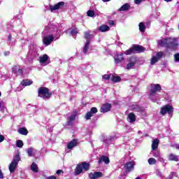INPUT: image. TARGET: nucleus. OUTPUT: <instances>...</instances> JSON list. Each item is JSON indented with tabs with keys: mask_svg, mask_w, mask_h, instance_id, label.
Returning <instances> with one entry per match:
<instances>
[{
	"mask_svg": "<svg viewBox=\"0 0 179 179\" xmlns=\"http://www.w3.org/2000/svg\"><path fill=\"white\" fill-rule=\"evenodd\" d=\"M20 160V155L19 153H17L8 166L10 173H13V171L16 170V168L17 167V164H19Z\"/></svg>",
	"mask_w": 179,
	"mask_h": 179,
	"instance_id": "4",
	"label": "nucleus"
},
{
	"mask_svg": "<svg viewBox=\"0 0 179 179\" xmlns=\"http://www.w3.org/2000/svg\"><path fill=\"white\" fill-rule=\"evenodd\" d=\"M18 72L20 73V74L23 75V70L22 69H19Z\"/></svg>",
	"mask_w": 179,
	"mask_h": 179,
	"instance_id": "51",
	"label": "nucleus"
},
{
	"mask_svg": "<svg viewBox=\"0 0 179 179\" xmlns=\"http://www.w3.org/2000/svg\"><path fill=\"white\" fill-rule=\"evenodd\" d=\"M145 51H146V48L145 47L140 45H132L131 48L124 52V54L125 55H131L136 52H145Z\"/></svg>",
	"mask_w": 179,
	"mask_h": 179,
	"instance_id": "2",
	"label": "nucleus"
},
{
	"mask_svg": "<svg viewBox=\"0 0 179 179\" xmlns=\"http://www.w3.org/2000/svg\"><path fill=\"white\" fill-rule=\"evenodd\" d=\"M0 108H1V103H0Z\"/></svg>",
	"mask_w": 179,
	"mask_h": 179,
	"instance_id": "57",
	"label": "nucleus"
},
{
	"mask_svg": "<svg viewBox=\"0 0 179 179\" xmlns=\"http://www.w3.org/2000/svg\"><path fill=\"white\" fill-rule=\"evenodd\" d=\"M115 61L117 64L122 62V61H124V55L122 53L117 55V57L115 58Z\"/></svg>",
	"mask_w": 179,
	"mask_h": 179,
	"instance_id": "21",
	"label": "nucleus"
},
{
	"mask_svg": "<svg viewBox=\"0 0 179 179\" xmlns=\"http://www.w3.org/2000/svg\"><path fill=\"white\" fill-rule=\"evenodd\" d=\"M159 113L162 115H166L167 113L169 115H171V114L174 113V108H173L170 104H167L161 108Z\"/></svg>",
	"mask_w": 179,
	"mask_h": 179,
	"instance_id": "5",
	"label": "nucleus"
},
{
	"mask_svg": "<svg viewBox=\"0 0 179 179\" xmlns=\"http://www.w3.org/2000/svg\"><path fill=\"white\" fill-rule=\"evenodd\" d=\"M174 47H178V43L176 41V39H168V48H174Z\"/></svg>",
	"mask_w": 179,
	"mask_h": 179,
	"instance_id": "14",
	"label": "nucleus"
},
{
	"mask_svg": "<svg viewBox=\"0 0 179 179\" xmlns=\"http://www.w3.org/2000/svg\"><path fill=\"white\" fill-rule=\"evenodd\" d=\"M111 103H106L101 105L100 108V112L103 114L106 113H108V111H111Z\"/></svg>",
	"mask_w": 179,
	"mask_h": 179,
	"instance_id": "10",
	"label": "nucleus"
},
{
	"mask_svg": "<svg viewBox=\"0 0 179 179\" xmlns=\"http://www.w3.org/2000/svg\"><path fill=\"white\" fill-rule=\"evenodd\" d=\"M90 169V164L83 162L80 164H77L76 169H75V175L79 176L80 173H82L84 171H89Z\"/></svg>",
	"mask_w": 179,
	"mask_h": 179,
	"instance_id": "3",
	"label": "nucleus"
},
{
	"mask_svg": "<svg viewBox=\"0 0 179 179\" xmlns=\"http://www.w3.org/2000/svg\"><path fill=\"white\" fill-rule=\"evenodd\" d=\"M109 26H114V20H109L108 21Z\"/></svg>",
	"mask_w": 179,
	"mask_h": 179,
	"instance_id": "45",
	"label": "nucleus"
},
{
	"mask_svg": "<svg viewBox=\"0 0 179 179\" xmlns=\"http://www.w3.org/2000/svg\"><path fill=\"white\" fill-rule=\"evenodd\" d=\"M164 1H165V2H171V1L173 0H164Z\"/></svg>",
	"mask_w": 179,
	"mask_h": 179,
	"instance_id": "54",
	"label": "nucleus"
},
{
	"mask_svg": "<svg viewBox=\"0 0 179 179\" xmlns=\"http://www.w3.org/2000/svg\"><path fill=\"white\" fill-rule=\"evenodd\" d=\"M54 41V36L49 35L47 36H44L43 38V43L45 45H50Z\"/></svg>",
	"mask_w": 179,
	"mask_h": 179,
	"instance_id": "11",
	"label": "nucleus"
},
{
	"mask_svg": "<svg viewBox=\"0 0 179 179\" xmlns=\"http://www.w3.org/2000/svg\"><path fill=\"white\" fill-rule=\"evenodd\" d=\"M46 179H57V177H55V176H51L48 177Z\"/></svg>",
	"mask_w": 179,
	"mask_h": 179,
	"instance_id": "49",
	"label": "nucleus"
},
{
	"mask_svg": "<svg viewBox=\"0 0 179 179\" xmlns=\"http://www.w3.org/2000/svg\"><path fill=\"white\" fill-rule=\"evenodd\" d=\"M158 45H159V47H166V48H169V39L160 40L158 42Z\"/></svg>",
	"mask_w": 179,
	"mask_h": 179,
	"instance_id": "17",
	"label": "nucleus"
},
{
	"mask_svg": "<svg viewBox=\"0 0 179 179\" xmlns=\"http://www.w3.org/2000/svg\"><path fill=\"white\" fill-rule=\"evenodd\" d=\"M99 31H101V33H104L110 30V27H108V25H101L99 27Z\"/></svg>",
	"mask_w": 179,
	"mask_h": 179,
	"instance_id": "24",
	"label": "nucleus"
},
{
	"mask_svg": "<svg viewBox=\"0 0 179 179\" xmlns=\"http://www.w3.org/2000/svg\"><path fill=\"white\" fill-rule=\"evenodd\" d=\"M103 1V2H110V1H111V0H102Z\"/></svg>",
	"mask_w": 179,
	"mask_h": 179,
	"instance_id": "53",
	"label": "nucleus"
},
{
	"mask_svg": "<svg viewBox=\"0 0 179 179\" xmlns=\"http://www.w3.org/2000/svg\"><path fill=\"white\" fill-rule=\"evenodd\" d=\"M175 61L176 62H179V53H176L174 55Z\"/></svg>",
	"mask_w": 179,
	"mask_h": 179,
	"instance_id": "42",
	"label": "nucleus"
},
{
	"mask_svg": "<svg viewBox=\"0 0 179 179\" xmlns=\"http://www.w3.org/2000/svg\"><path fill=\"white\" fill-rule=\"evenodd\" d=\"M17 132L18 134H20V135H24V136H26L27 134H29V130H27V129L24 127H21L17 129Z\"/></svg>",
	"mask_w": 179,
	"mask_h": 179,
	"instance_id": "20",
	"label": "nucleus"
},
{
	"mask_svg": "<svg viewBox=\"0 0 179 179\" xmlns=\"http://www.w3.org/2000/svg\"><path fill=\"white\" fill-rule=\"evenodd\" d=\"M75 146H78V139H73L71 142H69L67 145V149H73Z\"/></svg>",
	"mask_w": 179,
	"mask_h": 179,
	"instance_id": "16",
	"label": "nucleus"
},
{
	"mask_svg": "<svg viewBox=\"0 0 179 179\" xmlns=\"http://www.w3.org/2000/svg\"><path fill=\"white\" fill-rule=\"evenodd\" d=\"M71 34L73 36L74 34H78V28H74L71 31Z\"/></svg>",
	"mask_w": 179,
	"mask_h": 179,
	"instance_id": "38",
	"label": "nucleus"
},
{
	"mask_svg": "<svg viewBox=\"0 0 179 179\" xmlns=\"http://www.w3.org/2000/svg\"><path fill=\"white\" fill-rule=\"evenodd\" d=\"M101 177H103V173L100 171H95L93 173H91L89 174V178L90 179H97L101 178Z\"/></svg>",
	"mask_w": 179,
	"mask_h": 179,
	"instance_id": "12",
	"label": "nucleus"
},
{
	"mask_svg": "<svg viewBox=\"0 0 179 179\" xmlns=\"http://www.w3.org/2000/svg\"><path fill=\"white\" fill-rule=\"evenodd\" d=\"M163 55H164L163 52H158L157 53V58H158V59L160 58H163Z\"/></svg>",
	"mask_w": 179,
	"mask_h": 179,
	"instance_id": "39",
	"label": "nucleus"
},
{
	"mask_svg": "<svg viewBox=\"0 0 179 179\" xmlns=\"http://www.w3.org/2000/svg\"><path fill=\"white\" fill-rule=\"evenodd\" d=\"M143 0H134V3H136V5H139V3H142Z\"/></svg>",
	"mask_w": 179,
	"mask_h": 179,
	"instance_id": "44",
	"label": "nucleus"
},
{
	"mask_svg": "<svg viewBox=\"0 0 179 179\" xmlns=\"http://www.w3.org/2000/svg\"><path fill=\"white\" fill-rule=\"evenodd\" d=\"M84 34L85 40H89L90 38V33L85 32Z\"/></svg>",
	"mask_w": 179,
	"mask_h": 179,
	"instance_id": "40",
	"label": "nucleus"
},
{
	"mask_svg": "<svg viewBox=\"0 0 179 179\" xmlns=\"http://www.w3.org/2000/svg\"><path fill=\"white\" fill-rule=\"evenodd\" d=\"M65 6V2L60 1L54 6H50V9L51 12H54V10H58V9H62Z\"/></svg>",
	"mask_w": 179,
	"mask_h": 179,
	"instance_id": "9",
	"label": "nucleus"
},
{
	"mask_svg": "<svg viewBox=\"0 0 179 179\" xmlns=\"http://www.w3.org/2000/svg\"><path fill=\"white\" fill-rule=\"evenodd\" d=\"M8 41H12V34H8Z\"/></svg>",
	"mask_w": 179,
	"mask_h": 179,
	"instance_id": "46",
	"label": "nucleus"
},
{
	"mask_svg": "<svg viewBox=\"0 0 179 179\" xmlns=\"http://www.w3.org/2000/svg\"><path fill=\"white\" fill-rule=\"evenodd\" d=\"M159 143H160V141L159 140V138L154 139L152 141V150H156V149H157V148H159Z\"/></svg>",
	"mask_w": 179,
	"mask_h": 179,
	"instance_id": "19",
	"label": "nucleus"
},
{
	"mask_svg": "<svg viewBox=\"0 0 179 179\" xmlns=\"http://www.w3.org/2000/svg\"><path fill=\"white\" fill-rule=\"evenodd\" d=\"M136 179H142V178H139V177H137V178H136Z\"/></svg>",
	"mask_w": 179,
	"mask_h": 179,
	"instance_id": "55",
	"label": "nucleus"
},
{
	"mask_svg": "<svg viewBox=\"0 0 179 179\" xmlns=\"http://www.w3.org/2000/svg\"><path fill=\"white\" fill-rule=\"evenodd\" d=\"M2 96V93L0 92V97Z\"/></svg>",
	"mask_w": 179,
	"mask_h": 179,
	"instance_id": "56",
	"label": "nucleus"
},
{
	"mask_svg": "<svg viewBox=\"0 0 179 179\" xmlns=\"http://www.w3.org/2000/svg\"><path fill=\"white\" fill-rule=\"evenodd\" d=\"M148 163L149 164L153 165L156 163V159L155 158H150L148 159Z\"/></svg>",
	"mask_w": 179,
	"mask_h": 179,
	"instance_id": "35",
	"label": "nucleus"
},
{
	"mask_svg": "<svg viewBox=\"0 0 179 179\" xmlns=\"http://www.w3.org/2000/svg\"><path fill=\"white\" fill-rule=\"evenodd\" d=\"M21 85L22 86H30V85H33V81L29 79L23 80L21 82Z\"/></svg>",
	"mask_w": 179,
	"mask_h": 179,
	"instance_id": "23",
	"label": "nucleus"
},
{
	"mask_svg": "<svg viewBox=\"0 0 179 179\" xmlns=\"http://www.w3.org/2000/svg\"><path fill=\"white\" fill-rule=\"evenodd\" d=\"M3 178V173H2V170L0 168V179Z\"/></svg>",
	"mask_w": 179,
	"mask_h": 179,
	"instance_id": "48",
	"label": "nucleus"
},
{
	"mask_svg": "<svg viewBox=\"0 0 179 179\" xmlns=\"http://www.w3.org/2000/svg\"><path fill=\"white\" fill-rule=\"evenodd\" d=\"M157 92H162V85L160 84H154L150 89L149 97H155Z\"/></svg>",
	"mask_w": 179,
	"mask_h": 179,
	"instance_id": "6",
	"label": "nucleus"
},
{
	"mask_svg": "<svg viewBox=\"0 0 179 179\" xmlns=\"http://www.w3.org/2000/svg\"><path fill=\"white\" fill-rule=\"evenodd\" d=\"M138 27L141 33H144V31L146 30V26H145V24L143 22H140L138 24Z\"/></svg>",
	"mask_w": 179,
	"mask_h": 179,
	"instance_id": "31",
	"label": "nucleus"
},
{
	"mask_svg": "<svg viewBox=\"0 0 179 179\" xmlns=\"http://www.w3.org/2000/svg\"><path fill=\"white\" fill-rule=\"evenodd\" d=\"M31 170L34 171V173H38V166L37 164L33 162L31 165Z\"/></svg>",
	"mask_w": 179,
	"mask_h": 179,
	"instance_id": "29",
	"label": "nucleus"
},
{
	"mask_svg": "<svg viewBox=\"0 0 179 179\" xmlns=\"http://www.w3.org/2000/svg\"><path fill=\"white\" fill-rule=\"evenodd\" d=\"M159 61V58L157 57L156 56H154L151 60H150V64L151 65H155V64H156V62H157Z\"/></svg>",
	"mask_w": 179,
	"mask_h": 179,
	"instance_id": "32",
	"label": "nucleus"
},
{
	"mask_svg": "<svg viewBox=\"0 0 179 179\" xmlns=\"http://www.w3.org/2000/svg\"><path fill=\"white\" fill-rule=\"evenodd\" d=\"M89 45H90V41H87L83 48L84 54H87V51H89Z\"/></svg>",
	"mask_w": 179,
	"mask_h": 179,
	"instance_id": "30",
	"label": "nucleus"
},
{
	"mask_svg": "<svg viewBox=\"0 0 179 179\" xmlns=\"http://www.w3.org/2000/svg\"><path fill=\"white\" fill-rule=\"evenodd\" d=\"M128 117L129 120V122H135L136 121V115H135L134 113H130L128 115Z\"/></svg>",
	"mask_w": 179,
	"mask_h": 179,
	"instance_id": "25",
	"label": "nucleus"
},
{
	"mask_svg": "<svg viewBox=\"0 0 179 179\" xmlns=\"http://www.w3.org/2000/svg\"><path fill=\"white\" fill-rule=\"evenodd\" d=\"M38 97H41L43 100H49L52 97V92L50 91L46 87H41L38 89Z\"/></svg>",
	"mask_w": 179,
	"mask_h": 179,
	"instance_id": "1",
	"label": "nucleus"
},
{
	"mask_svg": "<svg viewBox=\"0 0 179 179\" xmlns=\"http://www.w3.org/2000/svg\"><path fill=\"white\" fill-rule=\"evenodd\" d=\"M61 173H64V171L59 169L57 171L56 174H57L58 176H59V174H61Z\"/></svg>",
	"mask_w": 179,
	"mask_h": 179,
	"instance_id": "47",
	"label": "nucleus"
},
{
	"mask_svg": "<svg viewBox=\"0 0 179 179\" xmlns=\"http://www.w3.org/2000/svg\"><path fill=\"white\" fill-rule=\"evenodd\" d=\"M95 13H94V10H89L87 12V16H89V17H93L94 16Z\"/></svg>",
	"mask_w": 179,
	"mask_h": 179,
	"instance_id": "33",
	"label": "nucleus"
},
{
	"mask_svg": "<svg viewBox=\"0 0 179 179\" xmlns=\"http://www.w3.org/2000/svg\"><path fill=\"white\" fill-rule=\"evenodd\" d=\"M16 146L17 148H23V141L22 140L17 141Z\"/></svg>",
	"mask_w": 179,
	"mask_h": 179,
	"instance_id": "34",
	"label": "nucleus"
},
{
	"mask_svg": "<svg viewBox=\"0 0 179 179\" xmlns=\"http://www.w3.org/2000/svg\"><path fill=\"white\" fill-rule=\"evenodd\" d=\"M129 8H131V6L129 5V3H126L123 6H122L121 8H120L118 9V11L119 12H125L127 10H129Z\"/></svg>",
	"mask_w": 179,
	"mask_h": 179,
	"instance_id": "18",
	"label": "nucleus"
},
{
	"mask_svg": "<svg viewBox=\"0 0 179 179\" xmlns=\"http://www.w3.org/2000/svg\"><path fill=\"white\" fill-rule=\"evenodd\" d=\"M101 163H105V164H110V158L106 155H102L98 160V164H101Z\"/></svg>",
	"mask_w": 179,
	"mask_h": 179,
	"instance_id": "13",
	"label": "nucleus"
},
{
	"mask_svg": "<svg viewBox=\"0 0 179 179\" xmlns=\"http://www.w3.org/2000/svg\"><path fill=\"white\" fill-rule=\"evenodd\" d=\"M27 155L28 156L31 157L33 156V148H28L27 150Z\"/></svg>",
	"mask_w": 179,
	"mask_h": 179,
	"instance_id": "36",
	"label": "nucleus"
},
{
	"mask_svg": "<svg viewBox=\"0 0 179 179\" xmlns=\"http://www.w3.org/2000/svg\"><path fill=\"white\" fill-rule=\"evenodd\" d=\"M97 113H99V110H97V108L92 107L90 109V111L86 113L85 118L87 119V120H92V117H93L94 114H97Z\"/></svg>",
	"mask_w": 179,
	"mask_h": 179,
	"instance_id": "8",
	"label": "nucleus"
},
{
	"mask_svg": "<svg viewBox=\"0 0 179 179\" xmlns=\"http://www.w3.org/2000/svg\"><path fill=\"white\" fill-rule=\"evenodd\" d=\"M9 54H10V52H9V51H7V52H3V55L6 57L8 55H9Z\"/></svg>",
	"mask_w": 179,
	"mask_h": 179,
	"instance_id": "50",
	"label": "nucleus"
},
{
	"mask_svg": "<svg viewBox=\"0 0 179 179\" xmlns=\"http://www.w3.org/2000/svg\"><path fill=\"white\" fill-rule=\"evenodd\" d=\"M110 78H111L110 75L105 74L102 76V79H104V80H110Z\"/></svg>",
	"mask_w": 179,
	"mask_h": 179,
	"instance_id": "37",
	"label": "nucleus"
},
{
	"mask_svg": "<svg viewBox=\"0 0 179 179\" xmlns=\"http://www.w3.org/2000/svg\"><path fill=\"white\" fill-rule=\"evenodd\" d=\"M111 80L114 83H119V82H121V77L118 76H113L111 78Z\"/></svg>",
	"mask_w": 179,
	"mask_h": 179,
	"instance_id": "28",
	"label": "nucleus"
},
{
	"mask_svg": "<svg viewBox=\"0 0 179 179\" xmlns=\"http://www.w3.org/2000/svg\"><path fill=\"white\" fill-rule=\"evenodd\" d=\"M47 61H48V55H43L39 57V62H41V64H45Z\"/></svg>",
	"mask_w": 179,
	"mask_h": 179,
	"instance_id": "26",
	"label": "nucleus"
},
{
	"mask_svg": "<svg viewBox=\"0 0 179 179\" xmlns=\"http://www.w3.org/2000/svg\"><path fill=\"white\" fill-rule=\"evenodd\" d=\"M129 64H127L126 69L129 71V69H132L133 66L136 65L138 62V59L135 56H131L128 59Z\"/></svg>",
	"mask_w": 179,
	"mask_h": 179,
	"instance_id": "7",
	"label": "nucleus"
},
{
	"mask_svg": "<svg viewBox=\"0 0 179 179\" xmlns=\"http://www.w3.org/2000/svg\"><path fill=\"white\" fill-rule=\"evenodd\" d=\"M169 160L171 162H178V157L174 154H170L169 156Z\"/></svg>",
	"mask_w": 179,
	"mask_h": 179,
	"instance_id": "27",
	"label": "nucleus"
},
{
	"mask_svg": "<svg viewBox=\"0 0 179 179\" xmlns=\"http://www.w3.org/2000/svg\"><path fill=\"white\" fill-rule=\"evenodd\" d=\"M17 68H18L17 66H14L12 68V72H13V73H17Z\"/></svg>",
	"mask_w": 179,
	"mask_h": 179,
	"instance_id": "41",
	"label": "nucleus"
},
{
	"mask_svg": "<svg viewBox=\"0 0 179 179\" xmlns=\"http://www.w3.org/2000/svg\"><path fill=\"white\" fill-rule=\"evenodd\" d=\"M73 120H75V117L74 116H71L69 117V121H73Z\"/></svg>",
	"mask_w": 179,
	"mask_h": 179,
	"instance_id": "52",
	"label": "nucleus"
},
{
	"mask_svg": "<svg viewBox=\"0 0 179 179\" xmlns=\"http://www.w3.org/2000/svg\"><path fill=\"white\" fill-rule=\"evenodd\" d=\"M132 110H134V111H136L137 113H143V108L139 106V105H133Z\"/></svg>",
	"mask_w": 179,
	"mask_h": 179,
	"instance_id": "22",
	"label": "nucleus"
},
{
	"mask_svg": "<svg viewBox=\"0 0 179 179\" xmlns=\"http://www.w3.org/2000/svg\"><path fill=\"white\" fill-rule=\"evenodd\" d=\"M5 141V136L3 135L0 134V143Z\"/></svg>",
	"mask_w": 179,
	"mask_h": 179,
	"instance_id": "43",
	"label": "nucleus"
},
{
	"mask_svg": "<svg viewBox=\"0 0 179 179\" xmlns=\"http://www.w3.org/2000/svg\"><path fill=\"white\" fill-rule=\"evenodd\" d=\"M134 166L135 164H134V162H127L125 165V171L127 173H131V171L134 170Z\"/></svg>",
	"mask_w": 179,
	"mask_h": 179,
	"instance_id": "15",
	"label": "nucleus"
}]
</instances>
